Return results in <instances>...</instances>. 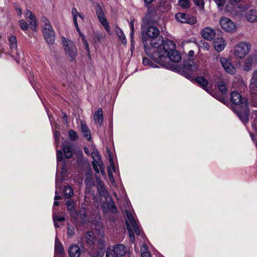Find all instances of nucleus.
<instances>
[{
    "mask_svg": "<svg viewBox=\"0 0 257 257\" xmlns=\"http://www.w3.org/2000/svg\"><path fill=\"white\" fill-rule=\"evenodd\" d=\"M230 96L231 101L238 107L239 110L237 112L238 117L243 122H247L249 115L247 100L242 98L240 93L236 91L232 92Z\"/></svg>",
    "mask_w": 257,
    "mask_h": 257,
    "instance_id": "1",
    "label": "nucleus"
},
{
    "mask_svg": "<svg viewBox=\"0 0 257 257\" xmlns=\"http://www.w3.org/2000/svg\"><path fill=\"white\" fill-rule=\"evenodd\" d=\"M175 48L176 45L173 41L170 40L163 41L162 44L157 51L153 52V57L158 63L165 66V64L164 62L165 60H167L168 54L174 50Z\"/></svg>",
    "mask_w": 257,
    "mask_h": 257,
    "instance_id": "2",
    "label": "nucleus"
},
{
    "mask_svg": "<svg viewBox=\"0 0 257 257\" xmlns=\"http://www.w3.org/2000/svg\"><path fill=\"white\" fill-rule=\"evenodd\" d=\"M125 213L127 216V219H125V222L129 233L130 240L132 242H134L135 238L133 229H134L136 234L138 235L140 234L141 230L132 213L128 210H126Z\"/></svg>",
    "mask_w": 257,
    "mask_h": 257,
    "instance_id": "3",
    "label": "nucleus"
},
{
    "mask_svg": "<svg viewBox=\"0 0 257 257\" xmlns=\"http://www.w3.org/2000/svg\"><path fill=\"white\" fill-rule=\"evenodd\" d=\"M42 22L43 23L42 31L44 39L48 45H52L54 43L55 40L54 31L47 19L44 18L42 19Z\"/></svg>",
    "mask_w": 257,
    "mask_h": 257,
    "instance_id": "4",
    "label": "nucleus"
},
{
    "mask_svg": "<svg viewBox=\"0 0 257 257\" xmlns=\"http://www.w3.org/2000/svg\"><path fill=\"white\" fill-rule=\"evenodd\" d=\"M62 45L66 55L69 58V60L72 61L74 60L77 54V51L74 43L64 37H62Z\"/></svg>",
    "mask_w": 257,
    "mask_h": 257,
    "instance_id": "5",
    "label": "nucleus"
},
{
    "mask_svg": "<svg viewBox=\"0 0 257 257\" xmlns=\"http://www.w3.org/2000/svg\"><path fill=\"white\" fill-rule=\"evenodd\" d=\"M159 34V29L154 26L142 27V39L143 43L146 42L152 38H156Z\"/></svg>",
    "mask_w": 257,
    "mask_h": 257,
    "instance_id": "6",
    "label": "nucleus"
},
{
    "mask_svg": "<svg viewBox=\"0 0 257 257\" xmlns=\"http://www.w3.org/2000/svg\"><path fill=\"white\" fill-rule=\"evenodd\" d=\"M251 45L247 42H241L239 43L235 47L234 54L238 59H242L249 52L251 49Z\"/></svg>",
    "mask_w": 257,
    "mask_h": 257,
    "instance_id": "7",
    "label": "nucleus"
},
{
    "mask_svg": "<svg viewBox=\"0 0 257 257\" xmlns=\"http://www.w3.org/2000/svg\"><path fill=\"white\" fill-rule=\"evenodd\" d=\"M127 251L126 248L122 244L114 245L113 249L108 248L106 253V257H121L125 255Z\"/></svg>",
    "mask_w": 257,
    "mask_h": 257,
    "instance_id": "8",
    "label": "nucleus"
},
{
    "mask_svg": "<svg viewBox=\"0 0 257 257\" xmlns=\"http://www.w3.org/2000/svg\"><path fill=\"white\" fill-rule=\"evenodd\" d=\"M95 10L99 22L103 26L107 33L110 34L108 23L105 17L103 8L98 4H96Z\"/></svg>",
    "mask_w": 257,
    "mask_h": 257,
    "instance_id": "9",
    "label": "nucleus"
},
{
    "mask_svg": "<svg viewBox=\"0 0 257 257\" xmlns=\"http://www.w3.org/2000/svg\"><path fill=\"white\" fill-rule=\"evenodd\" d=\"M220 25L224 31L232 33L235 32L236 26L235 23L228 18L223 17L220 20Z\"/></svg>",
    "mask_w": 257,
    "mask_h": 257,
    "instance_id": "10",
    "label": "nucleus"
},
{
    "mask_svg": "<svg viewBox=\"0 0 257 257\" xmlns=\"http://www.w3.org/2000/svg\"><path fill=\"white\" fill-rule=\"evenodd\" d=\"M175 18L178 22L183 23H188L191 25L195 24L197 22L196 19L194 17H189L185 13H178L176 14Z\"/></svg>",
    "mask_w": 257,
    "mask_h": 257,
    "instance_id": "11",
    "label": "nucleus"
},
{
    "mask_svg": "<svg viewBox=\"0 0 257 257\" xmlns=\"http://www.w3.org/2000/svg\"><path fill=\"white\" fill-rule=\"evenodd\" d=\"M220 62L224 70L229 73L235 74L236 72V69L231 64L230 61L224 57H220L219 58Z\"/></svg>",
    "mask_w": 257,
    "mask_h": 257,
    "instance_id": "12",
    "label": "nucleus"
},
{
    "mask_svg": "<svg viewBox=\"0 0 257 257\" xmlns=\"http://www.w3.org/2000/svg\"><path fill=\"white\" fill-rule=\"evenodd\" d=\"M215 30L210 27H206L203 29L201 32V36L204 39L208 41L212 40L215 36Z\"/></svg>",
    "mask_w": 257,
    "mask_h": 257,
    "instance_id": "13",
    "label": "nucleus"
},
{
    "mask_svg": "<svg viewBox=\"0 0 257 257\" xmlns=\"http://www.w3.org/2000/svg\"><path fill=\"white\" fill-rule=\"evenodd\" d=\"M213 44L215 50L218 52H220L224 49L226 42L223 39L217 38L213 41Z\"/></svg>",
    "mask_w": 257,
    "mask_h": 257,
    "instance_id": "14",
    "label": "nucleus"
},
{
    "mask_svg": "<svg viewBox=\"0 0 257 257\" xmlns=\"http://www.w3.org/2000/svg\"><path fill=\"white\" fill-rule=\"evenodd\" d=\"M255 58L254 57L249 56L247 57L245 60L243 65V69L245 71H250L253 66V64L255 62Z\"/></svg>",
    "mask_w": 257,
    "mask_h": 257,
    "instance_id": "15",
    "label": "nucleus"
},
{
    "mask_svg": "<svg viewBox=\"0 0 257 257\" xmlns=\"http://www.w3.org/2000/svg\"><path fill=\"white\" fill-rule=\"evenodd\" d=\"M251 94L257 95V72H253L249 85Z\"/></svg>",
    "mask_w": 257,
    "mask_h": 257,
    "instance_id": "16",
    "label": "nucleus"
},
{
    "mask_svg": "<svg viewBox=\"0 0 257 257\" xmlns=\"http://www.w3.org/2000/svg\"><path fill=\"white\" fill-rule=\"evenodd\" d=\"M167 59H169L174 63H178L181 61V56L180 54L175 49L168 54Z\"/></svg>",
    "mask_w": 257,
    "mask_h": 257,
    "instance_id": "17",
    "label": "nucleus"
},
{
    "mask_svg": "<svg viewBox=\"0 0 257 257\" xmlns=\"http://www.w3.org/2000/svg\"><path fill=\"white\" fill-rule=\"evenodd\" d=\"M63 150L66 158L70 159L72 157L73 149L72 145L69 142L64 143Z\"/></svg>",
    "mask_w": 257,
    "mask_h": 257,
    "instance_id": "18",
    "label": "nucleus"
},
{
    "mask_svg": "<svg viewBox=\"0 0 257 257\" xmlns=\"http://www.w3.org/2000/svg\"><path fill=\"white\" fill-rule=\"evenodd\" d=\"M26 18L29 22L31 28L33 30H36V19L35 16L33 15L32 13L30 11H27L25 14Z\"/></svg>",
    "mask_w": 257,
    "mask_h": 257,
    "instance_id": "19",
    "label": "nucleus"
},
{
    "mask_svg": "<svg viewBox=\"0 0 257 257\" xmlns=\"http://www.w3.org/2000/svg\"><path fill=\"white\" fill-rule=\"evenodd\" d=\"M81 254V250L77 245H72L69 248V255L70 257H79Z\"/></svg>",
    "mask_w": 257,
    "mask_h": 257,
    "instance_id": "20",
    "label": "nucleus"
},
{
    "mask_svg": "<svg viewBox=\"0 0 257 257\" xmlns=\"http://www.w3.org/2000/svg\"><path fill=\"white\" fill-rule=\"evenodd\" d=\"M81 131L83 137L88 141L91 140L90 131L84 122L81 121Z\"/></svg>",
    "mask_w": 257,
    "mask_h": 257,
    "instance_id": "21",
    "label": "nucleus"
},
{
    "mask_svg": "<svg viewBox=\"0 0 257 257\" xmlns=\"http://www.w3.org/2000/svg\"><path fill=\"white\" fill-rule=\"evenodd\" d=\"M104 251L105 249H104V247L92 248L89 252V255L90 257H103Z\"/></svg>",
    "mask_w": 257,
    "mask_h": 257,
    "instance_id": "22",
    "label": "nucleus"
},
{
    "mask_svg": "<svg viewBox=\"0 0 257 257\" xmlns=\"http://www.w3.org/2000/svg\"><path fill=\"white\" fill-rule=\"evenodd\" d=\"M246 19L248 21L253 23L257 21V11L254 10H250L247 12L245 15Z\"/></svg>",
    "mask_w": 257,
    "mask_h": 257,
    "instance_id": "23",
    "label": "nucleus"
},
{
    "mask_svg": "<svg viewBox=\"0 0 257 257\" xmlns=\"http://www.w3.org/2000/svg\"><path fill=\"white\" fill-rule=\"evenodd\" d=\"M53 221L54 225L56 227H59L60 225L58 223V221H63L65 220V214L64 213H54L53 215Z\"/></svg>",
    "mask_w": 257,
    "mask_h": 257,
    "instance_id": "24",
    "label": "nucleus"
},
{
    "mask_svg": "<svg viewBox=\"0 0 257 257\" xmlns=\"http://www.w3.org/2000/svg\"><path fill=\"white\" fill-rule=\"evenodd\" d=\"M94 120L95 123L101 125L103 121V114L101 108L97 109L94 115Z\"/></svg>",
    "mask_w": 257,
    "mask_h": 257,
    "instance_id": "25",
    "label": "nucleus"
},
{
    "mask_svg": "<svg viewBox=\"0 0 257 257\" xmlns=\"http://www.w3.org/2000/svg\"><path fill=\"white\" fill-rule=\"evenodd\" d=\"M97 189L100 196L106 197L107 195V191L105 189L103 183L100 181L97 183Z\"/></svg>",
    "mask_w": 257,
    "mask_h": 257,
    "instance_id": "26",
    "label": "nucleus"
},
{
    "mask_svg": "<svg viewBox=\"0 0 257 257\" xmlns=\"http://www.w3.org/2000/svg\"><path fill=\"white\" fill-rule=\"evenodd\" d=\"M197 82L206 91L209 92L210 90L208 88V82L206 79L203 77H198L196 78Z\"/></svg>",
    "mask_w": 257,
    "mask_h": 257,
    "instance_id": "27",
    "label": "nucleus"
},
{
    "mask_svg": "<svg viewBox=\"0 0 257 257\" xmlns=\"http://www.w3.org/2000/svg\"><path fill=\"white\" fill-rule=\"evenodd\" d=\"M66 205L67 210L69 211L70 214H72L75 213V202L70 199L66 202Z\"/></svg>",
    "mask_w": 257,
    "mask_h": 257,
    "instance_id": "28",
    "label": "nucleus"
},
{
    "mask_svg": "<svg viewBox=\"0 0 257 257\" xmlns=\"http://www.w3.org/2000/svg\"><path fill=\"white\" fill-rule=\"evenodd\" d=\"M64 197L65 198L68 199L72 197L73 195V190L71 187L67 186L64 189Z\"/></svg>",
    "mask_w": 257,
    "mask_h": 257,
    "instance_id": "29",
    "label": "nucleus"
},
{
    "mask_svg": "<svg viewBox=\"0 0 257 257\" xmlns=\"http://www.w3.org/2000/svg\"><path fill=\"white\" fill-rule=\"evenodd\" d=\"M141 257H151L148 247L145 244L143 245L141 248Z\"/></svg>",
    "mask_w": 257,
    "mask_h": 257,
    "instance_id": "30",
    "label": "nucleus"
},
{
    "mask_svg": "<svg viewBox=\"0 0 257 257\" xmlns=\"http://www.w3.org/2000/svg\"><path fill=\"white\" fill-rule=\"evenodd\" d=\"M9 41L11 49L12 50H16L17 48V40L16 37L14 36H11L9 39Z\"/></svg>",
    "mask_w": 257,
    "mask_h": 257,
    "instance_id": "31",
    "label": "nucleus"
},
{
    "mask_svg": "<svg viewBox=\"0 0 257 257\" xmlns=\"http://www.w3.org/2000/svg\"><path fill=\"white\" fill-rule=\"evenodd\" d=\"M151 41L150 44L154 48H159V47L163 43V40L161 39L156 40V38H152L150 40Z\"/></svg>",
    "mask_w": 257,
    "mask_h": 257,
    "instance_id": "32",
    "label": "nucleus"
},
{
    "mask_svg": "<svg viewBox=\"0 0 257 257\" xmlns=\"http://www.w3.org/2000/svg\"><path fill=\"white\" fill-rule=\"evenodd\" d=\"M94 233L92 231L87 232L86 234V241L88 244H92L94 242Z\"/></svg>",
    "mask_w": 257,
    "mask_h": 257,
    "instance_id": "33",
    "label": "nucleus"
},
{
    "mask_svg": "<svg viewBox=\"0 0 257 257\" xmlns=\"http://www.w3.org/2000/svg\"><path fill=\"white\" fill-rule=\"evenodd\" d=\"M218 89L223 94H225L226 93L227 91V88L226 87V84L224 81H220L218 84Z\"/></svg>",
    "mask_w": 257,
    "mask_h": 257,
    "instance_id": "34",
    "label": "nucleus"
},
{
    "mask_svg": "<svg viewBox=\"0 0 257 257\" xmlns=\"http://www.w3.org/2000/svg\"><path fill=\"white\" fill-rule=\"evenodd\" d=\"M68 133L69 139L71 141H74L78 139V135L74 131L70 130L68 131Z\"/></svg>",
    "mask_w": 257,
    "mask_h": 257,
    "instance_id": "35",
    "label": "nucleus"
},
{
    "mask_svg": "<svg viewBox=\"0 0 257 257\" xmlns=\"http://www.w3.org/2000/svg\"><path fill=\"white\" fill-rule=\"evenodd\" d=\"M55 250L60 254H62L64 252V249L60 242L56 240Z\"/></svg>",
    "mask_w": 257,
    "mask_h": 257,
    "instance_id": "36",
    "label": "nucleus"
},
{
    "mask_svg": "<svg viewBox=\"0 0 257 257\" xmlns=\"http://www.w3.org/2000/svg\"><path fill=\"white\" fill-rule=\"evenodd\" d=\"M190 4V0H179V5L183 9L189 8Z\"/></svg>",
    "mask_w": 257,
    "mask_h": 257,
    "instance_id": "37",
    "label": "nucleus"
},
{
    "mask_svg": "<svg viewBox=\"0 0 257 257\" xmlns=\"http://www.w3.org/2000/svg\"><path fill=\"white\" fill-rule=\"evenodd\" d=\"M91 157L93 159V161L95 163H98V162L102 161L100 159L99 153L97 152H93L91 153Z\"/></svg>",
    "mask_w": 257,
    "mask_h": 257,
    "instance_id": "38",
    "label": "nucleus"
},
{
    "mask_svg": "<svg viewBox=\"0 0 257 257\" xmlns=\"http://www.w3.org/2000/svg\"><path fill=\"white\" fill-rule=\"evenodd\" d=\"M116 33L118 36V37L120 38L121 40L122 43L123 44H125L126 42L125 37L124 36V35L123 33V32L120 29H117L116 30Z\"/></svg>",
    "mask_w": 257,
    "mask_h": 257,
    "instance_id": "39",
    "label": "nucleus"
},
{
    "mask_svg": "<svg viewBox=\"0 0 257 257\" xmlns=\"http://www.w3.org/2000/svg\"><path fill=\"white\" fill-rule=\"evenodd\" d=\"M19 23L21 28L23 30L25 31L28 29V25L24 20H20Z\"/></svg>",
    "mask_w": 257,
    "mask_h": 257,
    "instance_id": "40",
    "label": "nucleus"
},
{
    "mask_svg": "<svg viewBox=\"0 0 257 257\" xmlns=\"http://www.w3.org/2000/svg\"><path fill=\"white\" fill-rule=\"evenodd\" d=\"M98 167H99L100 173L102 175H105V170H104V165L102 161L98 162L97 163Z\"/></svg>",
    "mask_w": 257,
    "mask_h": 257,
    "instance_id": "41",
    "label": "nucleus"
},
{
    "mask_svg": "<svg viewBox=\"0 0 257 257\" xmlns=\"http://www.w3.org/2000/svg\"><path fill=\"white\" fill-rule=\"evenodd\" d=\"M84 44V48L87 52L88 55H90V51H89V45L88 44L86 41V40L85 39V38H83V41H82Z\"/></svg>",
    "mask_w": 257,
    "mask_h": 257,
    "instance_id": "42",
    "label": "nucleus"
},
{
    "mask_svg": "<svg viewBox=\"0 0 257 257\" xmlns=\"http://www.w3.org/2000/svg\"><path fill=\"white\" fill-rule=\"evenodd\" d=\"M196 6L203 7L204 5V0H193Z\"/></svg>",
    "mask_w": 257,
    "mask_h": 257,
    "instance_id": "43",
    "label": "nucleus"
},
{
    "mask_svg": "<svg viewBox=\"0 0 257 257\" xmlns=\"http://www.w3.org/2000/svg\"><path fill=\"white\" fill-rule=\"evenodd\" d=\"M214 1L215 2L216 4L219 7L223 6L225 5V2H226V0H214Z\"/></svg>",
    "mask_w": 257,
    "mask_h": 257,
    "instance_id": "44",
    "label": "nucleus"
},
{
    "mask_svg": "<svg viewBox=\"0 0 257 257\" xmlns=\"http://www.w3.org/2000/svg\"><path fill=\"white\" fill-rule=\"evenodd\" d=\"M62 153L60 151H58L57 152V159L59 162L62 160Z\"/></svg>",
    "mask_w": 257,
    "mask_h": 257,
    "instance_id": "45",
    "label": "nucleus"
},
{
    "mask_svg": "<svg viewBox=\"0 0 257 257\" xmlns=\"http://www.w3.org/2000/svg\"><path fill=\"white\" fill-rule=\"evenodd\" d=\"M143 63L145 65H151L152 62L149 58H145L143 59Z\"/></svg>",
    "mask_w": 257,
    "mask_h": 257,
    "instance_id": "46",
    "label": "nucleus"
},
{
    "mask_svg": "<svg viewBox=\"0 0 257 257\" xmlns=\"http://www.w3.org/2000/svg\"><path fill=\"white\" fill-rule=\"evenodd\" d=\"M92 165L93 168L94 170H95V171L96 173H99V169L98 168V166L97 163H95L94 162H92Z\"/></svg>",
    "mask_w": 257,
    "mask_h": 257,
    "instance_id": "47",
    "label": "nucleus"
},
{
    "mask_svg": "<svg viewBox=\"0 0 257 257\" xmlns=\"http://www.w3.org/2000/svg\"><path fill=\"white\" fill-rule=\"evenodd\" d=\"M98 243L100 244V247H104V249H105L104 239L102 238H99L98 240Z\"/></svg>",
    "mask_w": 257,
    "mask_h": 257,
    "instance_id": "48",
    "label": "nucleus"
},
{
    "mask_svg": "<svg viewBox=\"0 0 257 257\" xmlns=\"http://www.w3.org/2000/svg\"><path fill=\"white\" fill-rule=\"evenodd\" d=\"M131 38H133V35H134V23L133 21L131 22Z\"/></svg>",
    "mask_w": 257,
    "mask_h": 257,
    "instance_id": "49",
    "label": "nucleus"
},
{
    "mask_svg": "<svg viewBox=\"0 0 257 257\" xmlns=\"http://www.w3.org/2000/svg\"><path fill=\"white\" fill-rule=\"evenodd\" d=\"M217 99H218L219 100H220L221 102L223 103H225L226 101L225 97L224 96H221L219 97H216Z\"/></svg>",
    "mask_w": 257,
    "mask_h": 257,
    "instance_id": "50",
    "label": "nucleus"
},
{
    "mask_svg": "<svg viewBox=\"0 0 257 257\" xmlns=\"http://www.w3.org/2000/svg\"><path fill=\"white\" fill-rule=\"evenodd\" d=\"M72 14L73 15V17H74V16L77 17V15H78V13L76 9L75 8H73L72 10Z\"/></svg>",
    "mask_w": 257,
    "mask_h": 257,
    "instance_id": "51",
    "label": "nucleus"
},
{
    "mask_svg": "<svg viewBox=\"0 0 257 257\" xmlns=\"http://www.w3.org/2000/svg\"><path fill=\"white\" fill-rule=\"evenodd\" d=\"M16 10L17 11L18 15L19 16H21L22 15V10L20 8H18V7H16Z\"/></svg>",
    "mask_w": 257,
    "mask_h": 257,
    "instance_id": "52",
    "label": "nucleus"
},
{
    "mask_svg": "<svg viewBox=\"0 0 257 257\" xmlns=\"http://www.w3.org/2000/svg\"><path fill=\"white\" fill-rule=\"evenodd\" d=\"M68 234L70 236H72L73 235V232L72 230L70 229V228H68Z\"/></svg>",
    "mask_w": 257,
    "mask_h": 257,
    "instance_id": "53",
    "label": "nucleus"
},
{
    "mask_svg": "<svg viewBox=\"0 0 257 257\" xmlns=\"http://www.w3.org/2000/svg\"><path fill=\"white\" fill-rule=\"evenodd\" d=\"M111 207V209L113 212H115L116 210V207L113 203H112Z\"/></svg>",
    "mask_w": 257,
    "mask_h": 257,
    "instance_id": "54",
    "label": "nucleus"
},
{
    "mask_svg": "<svg viewBox=\"0 0 257 257\" xmlns=\"http://www.w3.org/2000/svg\"><path fill=\"white\" fill-rule=\"evenodd\" d=\"M73 21H74V25H75V26H77L78 25V23H77V17L74 16L73 17Z\"/></svg>",
    "mask_w": 257,
    "mask_h": 257,
    "instance_id": "55",
    "label": "nucleus"
},
{
    "mask_svg": "<svg viewBox=\"0 0 257 257\" xmlns=\"http://www.w3.org/2000/svg\"><path fill=\"white\" fill-rule=\"evenodd\" d=\"M194 55V51L193 50H190L188 52V55L190 56V57H192Z\"/></svg>",
    "mask_w": 257,
    "mask_h": 257,
    "instance_id": "56",
    "label": "nucleus"
},
{
    "mask_svg": "<svg viewBox=\"0 0 257 257\" xmlns=\"http://www.w3.org/2000/svg\"><path fill=\"white\" fill-rule=\"evenodd\" d=\"M240 0H229L231 5H234L235 3L240 1Z\"/></svg>",
    "mask_w": 257,
    "mask_h": 257,
    "instance_id": "57",
    "label": "nucleus"
},
{
    "mask_svg": "<svg viewBox=\"0 0 257 257\" xmlns=\"http://www.w3.org/2000/svg\"><path fill=\"white\" fill-rule=\"evenodd\" d=\"M61 198H62V197L59 195H56L54 197V199L55 200H59V199H61Z\"/></svg>",
    "mask_w": 257,
    "mask_h": 257,
    "instance_id": "58",
    "label": "nucleus"
},
{
    "mask_svg": "<svg viewBox=\"0 0 257 257\" xmlns=\"http://www.w3.org/2000/svg\"><path fill=\"white\" fill-rule=\"evenodd\" d=\"M108 176L110 178L111 177H112V173L111 172V171L109 170V169H108Z\"/></svg>",
    "mask_w": 257,
    "mask_h": 257,
    "instance_id": "59",
    "label": "nucleus"
},
{
    "mask_svg": "<svg viewBox=\"0 0 257 257\" xmlns=\"http://www.w3.org/2000/svg\"><path fill=\"white\" fill-rule=\"evenodd\" d=\"M79 34L80 36L81 37L82 41H83V38H84V36L81 33V32H79Z\"/></svg>",
    "mask_w": 257,
    "mask_h": 257,
    "instance_id": "60",
    "label": "nucleus"
},
{
    "mask_svg": "<svg viewBox=\"0 0 257 257\" xmlns=\"http://www.w3.org/2000/svg\"><path fill=\"white\" fill-rule=\"evenodd\" d=\"M109 161L111 164L113 165L112 158L111 157H109Z\"/></svg>",
    "mask_w": 257,
    "mask_h": 257,
    "instance_id": "61",
    "label": "nucleus"
},
{
    "mask_svg": "<svg viewBox=\"0 0 257 257\" xmlns=\"http://www.w3.org/2000/svg\"><path fill=\"white\" fill-rule=\"evenodd\" d=\"M153 0H145V2L148 4H150L152 2Z\"/></svg>",
    "mask_w": 257,
    "mask_h": 257,
    "instance_id": "62",
    "label": "nucleus"
},
{
    "mask_svg": "<svg viewBox=\"0 0 257 257\" xmlns=\"http://www.w3.org/2000/svg\"><path fill=\"white\" fill-rule=\"evenodd\" d=\"M59 202L58 201H55L54 203V205L55 206H58V205H59Z\"/></svg>",
    "mask_w": 257,
    "mask_h": 257,
    "instance_id": "63",
    "label": "nucleus"
},
{
    "mask_svg": "<svg viewBox=\"0 0 257 257\" xmlns=\"http://www.w3.org/2000/svg\"><path fill=\"white\" fill-rule=\"evenodd\" d=\"M75 27H76V30H77V32H78V33H79V32H80V31L79 28V27H78V25L77 26H77H75Z\"/></svg>",
    "mask_w": 257,
    "mask_h": 257,
    "instance_id": "64",
    "label": "nucleus"
}]
</instances>
